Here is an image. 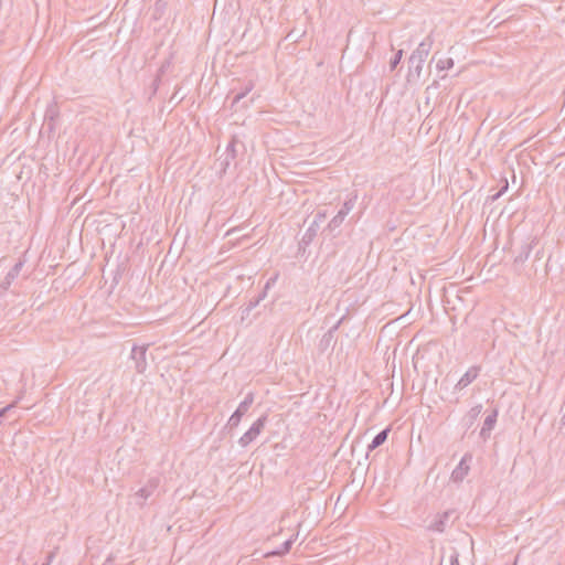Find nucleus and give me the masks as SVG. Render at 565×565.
Masks as SVG:
<instances>
[{"mask_svg":"<svg viewBox=\"0 0 565 565\" xmlns=\"http://www.w3.org/2000/svg\"><path fill=\"white\" fill-rule=\"evenodd\" d=\"M479 371V366H471L456 383L455 390L461 391L471 384L478 377Z\"/></svg>","mask_w":565,"mask_h":565,"instance_id":"nucleus-9","label":"nucleus"},{"mask_svg":"<svg viewBox=\"0 0 565 565\" xmlns=\"http://www.w3.org/2000/svg\"><path fill=\"white\" fill-rule=\"evenodd\" d=\"M356 200H358V195L356 194H352L351 196H349L342 207L338 211V213H343V216L347 217V215L353 210V207L355 206V203H356Z\"/></svg>","mask_w":565,"mask_h":565,"instance_id":"nucleus-16","label":"nucleus"},{"mask_svg":"<svg viewBox=\"0 0 565 565\" xmlns=\"http://www.w3.org/2000/svg\"><path fill=\"white\" fill-rule=\"evenodd\" d=\"M148 345L134 344L131 349V359L135 362V370L137 373L142 374L147 370L146 353Z\"/></svg>","mask_w":565,"mask_h":565,"instance_id":"nucleus-6","label":"nucleus"},{"mask_svg":"<svg viewBox=\"0 0 565 565\" xmlns=\"http://www.w3.org/2000/svg\"><path fill=\"white\" fill-rule=\"evenodd\" d=\"M54 556H55V553H54V552L49 553V554H47V556H46V562H45V563H43L42 565H51V563H52V561H53Z\"/></svg>","mask_w":565,"mask_h":565,"instance_id":"nucleus-28","label":"nucleus"},{"mask_svg":"<svg viewBox=\"0 0 565 565\" xmlns=\"http://www.w3.org/2000/svg\"><path fill=\"white\" fill-rule=\"evenodd\" d=\"M402 57H403V50H398L395 53L394 57L390 61V68H391V71L396 68V66L399 64Z\"/></svg>","mask_w":565,"mask_h":565,"instance_id":"nucleus-23","label":"nucleus"},{"mask_svg":"<svg viewBox=\"0 0 565 565\" xmlns=\"http://www.w3.org/2000/svg\"><path fill=\"white\" fill-rule=\"evenodd\" d=\"M159 82H160V77H159V76H157V78H156V79H154V82H153V84H154V89H157Z\"/></svg>","mask_w":565,"mask_h":565,"instance_id":"nucleus-30","label":"nucleus"},{"mask_svg":"<svg viewBox=\"0 0 565 565\" xmlns=\"http://www.w3.org/2000/svg\"><path fill=\"white\" fill-rule=\"evenodd\" d=\"M345 220V217L343 216V213H337L332 218L331 221L329 222V224L327 225V231H329V233L333 236V237H337L339 234H340V226L342 225L343 221Z\"/></svg>","mask_w":565,"mask_h":565,"instance_id":"nucleus-14","label":"nucleus"},{"mask_svg":"<svg viewBox=\"0 0 565 565\" xmlns=\"http://www.w3.org/2000/svg\"><path fill=\"white\" fill-rule=\"evenodd\" d=\"M288 38L294 39V32H290V33L288 34Z\"/></svg>","mask_w":565,"mask_h":565,"instance_id":"nucleus-32","label":"nucleus"},{"mask_svg":"<svg viewBox=\"0 0 565 565\" xmlns=\"http://www.w3.org/2000/svg\"><path fill=\"white\" fill-rule=\"evenodd\" d=\"M508 188H509V184H508V181L505 180L504 185L501 188V190L498 193H495L492 196V200L494 201V200L499 199L508 190Z\"/></svg>","mask_w":565,"mask_h":565,"instance_id":"nucleus-26","label":"nucleus"},{"mask_svg":"<svg viewBox=\"0 0 565 565\" xmlns=\"http://www.w3.org/2000/svg\"><path fill=\"white\" fill-rule=\"evenodd\" d=\"M561 424H562L563 426H565V411H564V414H563V415H562V417H561Z\"/></svg>","mask_w":565,"mask_h":565,"instance_id":"nucleus-31","label":"nucleus"},{"mask_svg":"<svg viewBox=\"0 0 565 565\" xmlns=\"http://www.w3.org/2000/svg\"><path fill=\"white\" fill-rule=\"evenodd\" d=\"M340 323L341 320L338 321L333 327H331L320 339L318 347L321 352H324L332 345V342L334 340V333L338 330Z\"/></svg>","mask_w":565,"mask_h":565,"instance_id":"nucleus-11","label":"nucleus"},{"mask_svg":"<svg viewBox=\"0 0 565 565\" xmlns=\"http://www.w3.org/2000/svg\"><path fill=\"white\" fill-rule=\"evenodd\" d=\"M22 398V395H19L15 401H13L11 404L7 405L6 407L0 409V419H2L6 414L13 407L17 406L18 402Z\"/></svg>","mask_w":565,"mask_h":565,"instance_id":"nucleus-24","label":"nucleus"},{"mask_svg":"<svg viewBox=\"0 0 565 565\" xmlns=\"http://www.w3.org/2000/svg\"><path fill=\"white\" fill-rule=\"evenodd\" d=\"M471 460H472V456L470 454H466L461 458V460L459 461L457 467L451 472V480L454 482L459 483L466 478V476L468 475V472L470 470L469 462Z\"/></svg>","mask_w":565,"mask_h":565,"instance_id":"nucleus-8","label":"nucleus"},{"mask_svg":"<svg viewBox=\"0 0 565 565\" xmlns=\"http://www.w3.org/2000/svg\"><path fill=\"white\" fill-rule=\"evenodd\" d=\"M491 429H486V426L482 425V428L480 430V437L486 440L490 437Z\"/></svg>","mask_w":565,"mask_h":565,"instance_id":"nucleus-27","label":"nucleus"},{"mask_svg":"<svg viewBox=\"0 0 565 565\" xmlns=\"http://www.w3.org/2000/svg\"><path fill=\"white\" fill-rule=\"evenodd\" d=\"M454 513V511H445L443 514L438 515V518L430 523L429 530L443 533L446 529L449 516Z\"/></svg>","mask_w":565,"mask_h":565,"instance_id":"nucleus-13","label":"nucleus"},{"mask_svg":"<svg viewBox=\"0 0 565 565\" xmlns=\"http://www.w3.org/2000/svg\"><path fill=\"white\" fill-rule=\"evenodd\" d=\"M326 217L324 213H318L316 215V218L313 220L312 224L309 226V228L306 231L302 242L305 244H309L312 242L313 237L317 235V231L319 227V223Z\"/></svg>","mask_w":565,"mask_h":565,"instance_id":"nucleus-12","label":"nucleus"},{"mask_svg":"<svg viewBox=\"0 0 565 565\" xmlns=\"http://www.w3.org/2000/svg\"><path fill=\"white\" fill-rule=\"evenodd\" d=\"M433 46V39L427 36L417 46L408 58V75L407 81L418 79L422 74L423 64L428 56Z\"/></svg>","mask_w":565,"mask_h":565,"instance_id":"nucleus-1","label":"nucleus"},{"mask_svg":"<svg viewBox=\"0 0 565 565\" xmlns=\"http://www.w3.org/2000/svg\"><path fill=\"white\" fill-rule=\"evenodd\" d=\"M294 541H295V540H294L292 537L288 539L287 541H285V542L280 545V547H279V548H277V550H275V551H273V552L268 553V555L281 556V555L287 554V553L290 551V548H291V546H292V544H294Z\"/></svg>","mask_w":565,"mask_h":565,"instance_id":"nucleus-17","label":"nucleus"},{"mask_svg":"<svg viewBox=\"0 0 565 565\" xmlns=\"http://www.w3.org/2000/svg\"><path fill=\"white\" fill-rule=\"evenodd\" d=\"M497 418H498V409H493L491 412V414H489L484 422H483V426H486V429H493L494 428V425L497 423Z\"/></svg>","mask_w":565,"mask_h":565,"instance_id":"nucleus-20","label":"nucleus"},{"mask_svg":"<svg viewBox=\"0 0 565 565\" xmlns=\"http://www.w3.org/2000/svg\"><path fill=\"white\" fill-rule=\"evenodd\" d=\"M254 88V84L252 82H248V84L244 87V89L239 93H237L232 100L231 108H234L236 104L239 103L241 99H243L252 89Z\"/></svg>","mask_w":565,"mask_h":565,"instance_id":"nucleus-18","label":"nucleus"},{"mask_svg":"<svg viewBox=\"0 0 565 565\" xmlns=\"http://www.w3.org/2000/svg\"><path fill=\"white\" fill-rule=\"evenodd\" d=\"M23 266H24V260L19 259L13 265V267L8 271L4 279L0 282V296L6 294L10 289L12 282L19 277Z\"/></svg>","mask_w":565,"mask_h":565,"instance_id":"nucleus-7","label":"nucleus"},{"mask_svg":"<svg viewBox=\"0 0 565 565\" xmlns=\"http://www.w3.org/2000/svg\"><path fill=\"white\" fill-rule=\"evenodd\" d=\"M450 565H459V554L456 550H454L450 555Z\"/></svg>","mask_w":565,"mask_h":565,"instance_id":"nucleus-25","label":"nucleus"},{"mask_svg":"<svg viewBox=\"0 0 565 565\" xmlns=\"http://www.w3.org/2000/svg\"><path fill=\"white\" fill-rule=\"evenodd\" d=\"M160 483L159 478L153 477L150 478L147 483L140 488L135 494L134 498L136 499V504L142 507L146 502V500L151 497L154 491L158 489Z\"/></svg>","mask_w":565,"mask_h":565,"instance_id":"nucleus-5","label":"nucleus"},{"mask_svg":"<svg viewBox=\"0 0 565 565\" xmlns=\"http://www.w3.org/2000/svg\"><path fill=\"white\" fill-rule=\"evenodd\" d=\"M269 284L267 282L264 291L256 298L252 299L247 307L244 309L243 313L248 315L255 307L258 306V303L265 298L266 296V289L268 288Z\"/></svg>","mask_w":565,"mask_h":565,"instance_id":"nucleus-19","label":"nucleus"},{"mask_svg":"<svg viewBox=\"0 0 565 565\" xmlns=\"http://www.w3.org/2000/svg\"><path fill=\"white\" fill-rule=\"evenodd\" d=\"M537 242L536 236H527L515 250L514 264H524L529 259L532 249L537 245Z\"/></svg>","mask_w":565,"mask_h":565,"instance_id":"nucleus-4","label":"nucleus"},{"mask_svg":"<svg viewBox=\"0 0 565 565\" xmlns=\"http://www.w3.org/2000/svg\"><path fill=\"white\" fill-rule=\"evenodd\" d=\"M236 138L233 137L226 146V150L223 158H220L221 166L223 167L224 170L230 166L231 161L236 158Z\"/></svg>","mask_w":565,"mask_h":565,"instance_id":"nucleus-10","label":"nucleus"},{"mask_svg":"<svg viewBox=\"0 0 565 565\" xmlns=\"http://www.w3.org/2000/svg\"><path fill=\"white\" fill-rule=\"evenodd\" d=\"M50 117V119H53V111L52 110H47L45 113V118Z\"/></svg>","mask_w":565,"mask_h":565,"instance_id":"nucleus-29","label":"nucleus"},{"mask_svg":"<svg viewBox=\"0 0 565 565\" xmlns=\"http://www.w3.org/2000/svg\"><path fill=\"white\" fill-rule=\"evenodd\" d=\"M388 434H390V428L388 427L383 429V430H381L380 433H377L374 436V438L371 441V444L367 446V450L372 451V450L376 449L377 447L382 446L386 441V439L388 437Z\"/></svg>","mask_w":565,"mask_h":565,"instance_id":"nucleus-15","label":"nucleus"},{"mask_svg":"<svg viewBox=\"0 0 565 565\" xmlns=\"http://www.w3.org/2000/svg\"><path fill=\"white\" fill-rule=\"evenodd\" d=\"M482 411V406L481 405H476L473 406L467 414V418L469 420V426L473 424V422L478 418V416L480 415Z\"/></svg>","mask_w":565,"mask_h":565,"instance_id":"nucleus-21","label":"nucleus"},{"mask_svg":"<svg viewBox=\"0 0 565 565\" xmlns=\"http://www.w3.org/2000/svg\"><path fill=\"white\" fill-rule=\"evenodd\" d=\"M266 423H267V415L260 416L256 422L253 423V425L249 427V429L239 438L238 444L243 448L247 447L263 431Z\"/></svg>","mask_w":565,"mask_h":565,"instance_id":"nucleus-3","label":"nucleus"},{"mask_svg":"<svg viewBox=\"0 0 565 565\" xmlns=\"http://www.w3.org/2000/svg\"><path fill=\"white\" fill-rule=\"evenodd\" d=\"M254 403V393L249 392L246 394L245 398L239 403L238 407L232 414L227 422V426L230 428H235L239 425L243 416L248 412L252 404Z\"/></svg>","mask_w":565,"mask_h":565,"instance_id":"nucleus-2","label":"nucleus"},{"mask_svg":"<svg viewBox=\"0 0 565 565\" xmlns=\"http://www.w3.org/2000/svg\"><path fill=\"white\" fill-rule=\"evenodd\" d=\"M454 66V60L447 57L445 60H439L436 64L438 71L450 70Z\"/></svg>","mask_w":565,"mask_h":565,"instance_id":"nucleus-22","label":"nucleus"}]
</instances>
